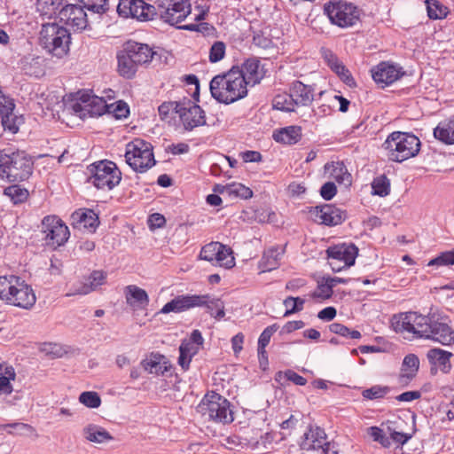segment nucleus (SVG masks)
I'll use <instances>...</instances> for the list:
<instances>
[{
	"mask_svg": "<svg viewBox=\"0 0 454 454\" xmlns=\"http://www.w3.org/2000/svg\"><path fill=\"white\" fill-rule=\"evenodd\" d=\"M396 333L408 332L417 338L430 340L444 346L454 344V329L450 326V317L438 311L421 315L410 311L395 315L391 320Z\"/></svg>",
	"mask_w": 454,
	"mask_h": 454,
	"instance_id": "1",
	"label": "nucleus"
},
{
	"mask_svg": "<svg viewBox=\"0 0 454 454\" xmlns=\"http://www.w3.org/2000/svg\"><path fill=\"white\" fill-rule=\"evenodd\" d=\"M247 85L239 67H233L227 73L213 77L209 89L215 99L229 105L247 95Z\"/></svg>",
	"mask_w": 454,
	"mask_h": 454,
	"instance_id": "2",
	"label": "nucleus"
},
{
	"mask_svg": "<svg viewBox=\"0 0 454 454\" xmlns=\"http://www.w3.org/2000/svg\"><path fill=\"white\" fill-rule=\"evenodd\" d=\"M33 169V158L26 151L12 147L0 150V178L22 182L29 178Z\"/></svg>",
	"mask_w": 454,
	"mask_h": 454,
	"instance_id": "3",
	"label": "nucleus"
},
{
	"mask_svg": "<svg viewBox=\"0 0 454 454\" xmlns=\"http://www.w3.org/2000/svg\"><path fill=\"white\" fill-rule=\"evenodd\" d=\"M0 299L22 309L31 308L36 301L31 286L14 275L0 277Z\"/></svg>",
	"mask_w": 454,
	"mask_h": 454,
	"instance_id": "4",
	"label": "nucleus"
},
{
	"mask_svg": "<svg viewBox=\"0 0 454 454\" xmlns=\"http://www.w3.org/2000/svg\"><path fill=\"white\" fill-rule=\"evenodd\" d=\"M420 141L413 134L395 131L392 132L383 144L387 157L395 162H403L416 156L420 150Z\"/></svg>",
	"mask_w": 454,
	"mask_h": 454,
	"instance_id": "5",
	"label": "nucleus"
},
{
	"mask_svg": "<svg viewBox=\"0 0 454 454\" xmlns=\"http://www.w3.org/2000/svg\"><path fill=\"white\" fill-rule=\"evenodd\" d=\"M39 43L51 55L62 58L69 51L71 35L66 27L57 23H47L42 27Z\"/></svg>",
	"mask_w": 454,
	"mask_h": 454,
	"instance_id": "6",
	"label": "nucleus"
},
{
	"mask_svg": "<svg viewBox=\"0 0 454 454\" xmlns=\"http://www.w3.org/2000/svg\"><path fill=\"white\" fill-rule=\"evenodd\" d=\"M125 160L132 169L140 173L156 163L152 145L142 139H135L127 145Z\"/></svg>",
	"mask_w": 454,
	"mask_h": 454,
	"instance_id": "7",
	"label": "nucleus"
},
{
	"mask_svg": "<svg viewBox=\"0 0 454 454\" xmlns=\"http://www.w3.org/2000/svg\"><path fill=\"white\" fill-rule=\"evenodd\" d=\"M88 182L98 189L112 190L121 180V173L113 161L101 160L88 167Z\"/></svg>",
	"mask_w": 454,
	"mask_h": 454,
	"instance_id": "8",
	"label": "nucleus"
},
{
	"mask_svg": "<svg viewBox=\"0 0 454 454\" xmlns=\"http://www.w3.org/2000/svg\"><path fill=\"white\" fill-rule=\"evenodd\" d=\"M324 12L332 24L340 27H352L359 20V10L346 2H329L324 6Z\"/></svg>",
	"mask_w": 454,
	"mask_h": 454,
	"instance_id": "9",
	"label": "nucleus"
},
{
	"mask_svg": "<svg viewBox=\"0 0 454 454\" xmlns=\"http://www.w3.org/2000/svg\"><path fill=\"white\" fill-rule=\"evenodd\" d=\"M43 239L45 245L56 249L64 245L69 238V230L57 215H47L42 220Z\"/></svg>",
	"mask_w": 454,
	"mask_h": 454,
	"instance_id": "10",
	"label": "nucleus"
},
{
	"mask_svg": "<svg viewBox=\"0 0 454 454\" xmlns=\"http://www.w3.org/2000/svg\"><path fill=\"white\" fill-rule=\"evenodd\" d=\"M231 247L220 243L210 242L200 252V259L211 262L212 265L231 269L235 265V259Z\"/></svg>",
	"mask_w": 454,
	"mask_h": 454,
	"instance_id": "11",
	"label": "nucleus"
},
{
	"mask_svg": "<svg viewBox=\"0 0 454 454\" xmlns=\"http://www.w3.org/2000/svg\"><path fill=\"white\" fill-rule=\"evenodd\" d=\"M329 264L335 272L354 265L358 248L354 244H339L326 250Z\"/></svg>",
	"mask_w": 454,
	"mask_h": 454,
	"instance_id": "12",
	"label": "nucleus"
},
{
	"mask_svg": "<svg viewBox=\"0 0 454 454\" xmlns=\"http://www.w3.org/2000/svg\"><path fill=\"white\" fill-rule=\"evenodd\" d=\"M117 12L121 17H131L140 21L152 20L157 15L155 6L144 0H120Z\"/></svg>",
	"mask_w": 454,
	"mask_h": 454,
	"instance_id": "13",
	"label": "nucleus"
},
{
	"mask_svg": "<svg viewBox=\"0 0 454 454\" xmlns=\"http://www.w3.org/2000/svg\"><path fill=\"white\" fill-rule=\"evenodd\" d=\"M165 4L162 0L158 1L160 11V19L172 26L184 21L192 12V5L189 0H166Z\"/></svg>",
	"mask_w": 454,
	"mask_h": 454,
	"instance_id": "14",
	"label": "nucleus"
},
{
	"mask_svg": "<svg viewBox=\"0 0 454 454\" xmlns=\"http://www.w3.org/2000/svg\"><path fill=\"white\" fill-rule=\"evenodd\" d=\"M208 417L215 423L229 424L234 420L231 403L222 395L214 394L207 404Z\"/></svg>",
	"mask_w": 454,
	"mask_h": 454,
	"instance_id": "15",
	"label": "nucleus"
},
{
	"mask_svg": "<svg viewBox=\"0 0 454 454\" xmlns=\"http://www.w3.org/2000/svg\"><path fill=\"white\" fill-rule=\"evenodd\" d=\"M309 213L315 222L327 226L340 224L347 218L346 211L332 204L312 207Z\"/></svg>",
	"mask_w": 454,
	"mask_h": 454,
	"instance_id": "16",
	"label": "nucleus"
},
{
	"mask_svg": "<svg viewBox=\"0 0 454 454\" xmlns=\"http://www.w3.org/2000/svg\"><path fill=\"white\" fill-rule=\"evenodd\" d=\"M185 104L181 105L177 110V114L186 130H192L196 127L203 126L206 124L205 113L198 105L192 104L191 100Z\"/></svg>",
	"mask_w": 454,
	"mask_h": 454,
	"instance_id": "17",
	"label": "nucleus"
},
{
	"mask_svg": "<svg viewBox=\"0 0 454 454\" xmlns=\"http://www.w3.org/2000/svg\"><path fill=\"white\" fill-rule=\"evenodd\" d=\"M83 6L77 4H67L59 12L61 21L77 30H83L88 25L87 14Z\"/></svg>",
	"mask_w": 454,
	"mask_h": 454,
	"instance_id": "18",
	"label": "nucleus"
},
{
	"mask_svg": "<svg viewBox=\"0 0 454 454\" xmlns=\"http://www.w3.org/2000/svg\"><path fill=\"white\" fill-rule=\"evenodd\" d=\"M372 73L375 82L381 84L382 88L392 84L404 74L402 67L386 61L378 64Z\"/></svg>",
	"mask_w": 454,
	"mask_h": 454,
	"instance_id": "19",
	"label": "nucleus"
},
{
	"mask_svg": "<svg viewBox=\"0 0 454 454\" xmlns=\"http://www.w3.org/2000/svg\"><path fill=\"white\" fill-rule=\"evenodd\" d=\"M202 298L199 294H181L167 302L159 313L168 314L170 312L181 313L201 304Z\"/></svg>",
	"mask_w": 454,
	"mask_h": 454,
	"instance_id": "20",
	"label": "nucleus"
},
{
	"mask_svg": "<svg viewBox=\"0 0 454 454\" xmlns=\"http://www.w3.org/2000/svg\"><path fill=\"white\" fill-rule=\"evenodd\" d=\"M330 442L327 441V435L323 427H309L308 432L304 433V438L301 443L302 450H319L322 449L325 454H329Z\"/></svg>",
	"mask_w": 454,
	"mask_h": 454,
	"instance_id": "21",
	"label": "nucleus"
},
{
	"mask_svg": "<svg viewBox=\"0 0 454 454\" xmlns=\"http://www.w3.org/2000/svg\"><path fill=\"white\" fill-rule=\"evenodd\" d=\"M106 275L102 270H94L90 273L86 282H81L74 285L67 296L84 295L94 291L98 286L104 284Z\"/></svg>",
	"mask_w": 454,
	"mask_h": 454,
	"instance_id": "22",
	"label": "nucleus"
},
{
	"mask_svg": "<svg viewBox=\"0 0 454 454\" xmlns=\"http://www.w3.org/2000/svg\"><path fill=\"white\" fill-rule=\"evenodd\" d=\"M416 427H414L411 434H404L401 432L393 431L390 433V437L387 436L381 427H369L368 434L375 442H379L383 447L387 448L391 444V440L403 445L412 437L415 433Z\"/></svg>",
	"mask_w": 454,
	"mask_h": 454,
	"instance_id": "23",
	"label": "nucleus"
},
{
	"mask_svg": "<svg viewBox=\"0 0 454 454\" xmlns=\"http://www.w3.org/2000/svg\"><path fill=\"white\" fill-rule=\"evenodd\" d=\"M122 50L134 59L138 66L150 62L154 55V51L149 45L134 41L124 43Z\"/></svg>",
	"mask_w": 454,
	"mask_h": 454,
	"instance_id": "24",
	"label": "nucleus"
},
{
	"mask_svg": "<svg viewBox=\"0 0 454 454\" xmlns=\"http://www.w3.org/2000/svg\"><path fill=\"white\" fill-rule=\"evenodd\" d=\"M15 104L14 100L8 101L0 109L1 122L4 131L11 134H16L19 131L20 126L24 122L23 117L18 116L14 114Z\"/></svg>",
	"mask_w": 454,
	"mask_h": 454,
	"instance_id": "25",
	"label": "nucleus"
},
{
	"mask_svg": "<svg viewBox=\"0 0 454 454\" xmlns=\"http://www.w3.org/2000/svg\"><path fill=\"white\" fill-rule=\"evenodd\" d=\"M239 72L244 75L247 84L252 83L253 85L259 83L266 73L261 61L256 58L247 59L239 68Z\"/></svg>",
	"mask_w": 454,
	"mask_h": 454,
	"instance_id": "26",
	"label": "nucleus"
},
{
	"mask_svg": "<svg viewBox=\"0 0 454 454\" xmlns=\"http://www.w3.org/2000/svg\"><path fill=\"white\" fill-rule=\"evenodd\" d=\"M289 92L297 106H308L314 100V89L300 81H294L291 83Z\"/></svg>",
	"mask_w": 454,
	"mask_h": 454,
	"instance_id": "27",
	"label": "nucleus"
},
{
	"mask_svg": "<svg viewBox=\"0 0 454 454\" xmlns=\"http://www.w3.org/2000/svg\"><path fill=\"white\" fill-rule=\"evenodd\" d=\"M81 101L84 104L85 110L91 116H101L106 113L108 114L114 107L113 104H107L103 98L90 94H82Z\"/></svg>",
	"mask_w": 454,
	"mask_h": 454,
	"instance_id": "28",
	"label": "nucleus"
},
{
	"mask_svg": "<svg viewBox=\"0 0 454 454\" xmlns=\"http://www.w3.org/2000/svg\"><path fill=\"white\" fill-rule=\"evenodd\" d=\"M71 219L74 227L86 229L90 232H94L99 223L98 216L93 210L79 209L72 214Z\"/></svg>",
	"mask_w": 454,
	"mask_h": 454,
	"instance_id": "29",
	"label": "nucleus"
},
{
	"mask_svg": "<svg viewBox=\"0 0 454 454\" xmlns=\"http://www.w3.org/2000/svg\"><path fill=\"white\" fill-rule=\"evenodd\" d=\"M453 354L439 348H431L427 351V357L429 363L437 366L442 372L448 373L451 370L450 358Z\"/></svg>",
	"mask_w": 454,
	"mask_h": 454,
	"instance_id": "30",
	"label": "nucleus"
},
{
	"mask_svg": "<svg viewBox=\"0 0 454 454\" xmlns=\"http://www.w3.org/2000/svg\"><path fill=\"white\" fill-rule=\"evenodd\" d=\"M141 366L150 373L164 374L170 364L167 358L160 354L152 353L149 357L141 361Z\"/></svg>",
	"mask_w": 454,
	"mask_h": 454,
	"instance_id": "31",
	"label": "nucleus"
},
{
	"mask_svg": "<svg viewBox=\"0 0 454 454\" xmlns=\"http://www.w3.org/2000/svg\"><path fill=\"white\" fill-rule=\"evenodd\" d=\"M127 303L136 309H144L148 306L149 297L145 290L130 285L125 288Z\"/></svg>",
	"mask_w": 454,
	"mask_h": 454,
	"instance_id": "32",
	"label": "nucleus"
},
{
	"mask_svg": "<svg viewBox=\"0 0 454 454\" xmlns=\"http://www.w3.org/2000/svg\"><path fill=\"white\" fill-rule=\"evenodd\" d=\"M117 61V71L121 76L126 79H131L135 76L139 66L124 50L118 52Z\"/></svg>",
	"mask_w": 454,
	"mask_h": 454,
	"instance_id": "33",
	"label": "nucleus"
},
{
	"mask_svg": "<svg viewBox=\"0 0 454 454\" xmlns=\"http://www.w3.org/2000/svg\"><path fill=\"white\" fill-rule=\"evenodd\" d=\"M284 254V249L278 247H271L263 253V255L259 262V268L262 272L271 271L277 269L280 264L281 256Z\"/></svg>",
	"mask_w": 454,
	"mask_h": 454,
	"instance_id": "34",
	"label": "nucleus"
},
{
	"mask_svg": "<svg viewBox=\"0 0 454 454\" xmlns=\"http://www.w3.org/2000/svg\"><path fill=\"white\" fill-rule=\"evenodd\" d=\"M419 367V359L414 354L407 355L403 361L402 364V372L399 377V382L402 384H407L411 380H412Z\"/></svg>",
	"mask_w": 454,
	"mask_h": 454,
	"instance_id": "35",
	"label": "nucleus"
},
{
	"mask_svg": "<svg viewBox=\"0 0 454 454\" xmlns=\"http://www.w3.org/2000/svg\"><path fill=\"white\" fill-rule=\"evenodd\" d=\"M301 137V129L298 126H288L283 128L273 134V138L276 142L294 145L296 144Z\"/></svg>",
	"mask_w": 454,
	"mask_h": 454,
	"instance_id": "36",
	"label": "nucleus"
},
{
	"mask_svg": "<svg viewBox=\"0 0 454 454\" xmlns=\"http://www.w3.org/2000/svg\"><path fill=\"white\" fill-rule=\"evenodd\" d=\"M202 298L199 307H206L212 317L219 320L225 316L224 303L219 298H212L209 294L200 295Z\"/></svg>",
	"mask_w": 454,
	"mask_h": 454,
	"instance_id": "37",
	"label": "nucleus"
},
{
	"mask_svg": "<svg viewBox=\"0 0 454 454\" xmlns=\"http://www.w3.org/2000/svg\"><path fill=\"white\" fill-rule=\"evenodd\" d=\"M434 137L446 145L454 144V119L440 122L434 129Z\"/></svg>",
	"mask_w": 454,
	"mask_h": 454,
	"instance_id": "38",
	"label": "nucleus"
},
{
	"mask_svg": "<svg viewBox=\"0 0 454 454\" xmlns=\"http://www.w3.org/2000/svg\"><path fill=\"white\" fill-rule=\"evenodd\" d=\"M200 348L193 345L192 342L184 340L179 346V357L178 364L183 370L186 371L189 369L190 363L192 357L199 352Z\"/></svg>",
	"mask_w": 454,
	"mask_h": 454,
	"instance_id": "39",
	"label": "nucleus"
},
{
	"mask_svg": "<svg viewBox=\"0 0 454 454\" xmlns=\"http://www.w3.org/2000/svg\"><path fill=\"white\" fill-rule=\"evenodd\" d=\"M206 430L207 432H205V434L207 436L212 435L213 437H218L219 443L229 450H236L238 447L247 444L246 442H243L242 438L236 434L225 435L223 434H220L217 435L213 427H206Z\"/></svg>",
	"mask_w": 454,
	"mask_h": 454,
	"instance_id": "40",
	"label": "nucleus"
},
{
	"mask_svg": "<svg viewBox=\"0 0 454 454\" xmlns=\"http://www.w3.org/2000/svg\"><path fill=\"white\" fill-rule=\"evenodd\" d=\"M325 169L331 170V176L336 180L339 184H344L345 185L351 184V175L347 171V168L343 162H332L325 165Z\"/></svg>",
	"mask_w": 454,
	"mask_h": 454,
	"instance_id": "41",
	"label": "nucleus"
},
{
	"mask_svg": "<svg viewBox=\"0 0 454 454\" xmlns=\"http://www.w3.org/2000/svg\"><path fill=\"white\" fill-rule=\"evenodd\" d=\"M82 435L86 440L94 443H103L113 440V436L106 430L98 429V427H84Z\"/></svg>",
	"mask_w": 454,
	"mask_h": 454,
	"instance_id": "42",
	"label": "nucleus"
},
{
	"mask_svg": "<svg viewBox=\"0 0 454 454\" xmlns=\"http://www.w3.org/2000/svg\"><path fill=\"white\" fill-rule=\"evenodd\" d=\"M426 4L429 19L442 20L447 17L449 13L448 7L438 0H426Z\"/></svg>",
	"mask_w": 454,
	"mask_h": 454,
	"instance_id": "43",
	"label": "nucleus"
},
{
	"mask_svg": "<svg viewBox=\"0 0 454 454\" xmlns=\"http://www.w3.org/2000/svg\"><path fill=\"white\" fill-rule=\"evenodd\" d=\"M296 106L297 105L294 104V100L293 97H291L290 92L278 94L273 98L274 109L284 112H294Z\"/></svg>",
	"mask_w": 454,
	"mask_h": 454,
	"instance_id": "44",
	"label": "nucleus"
},
{
	"mask_svg": "<svg viewBox=\"0 0 454 454\" xmlns=\"http://www.w3.org/2000/svg\"><path fill=\"white\" fill-rule=\"evenodd\" d=\"M4 194L10 197L11 200L14 204H19L24 202L27 199L29 193L27 189L14 184L6 187L4 191Z\"/></svg>",
	"mask_w": 454,
	"mask_h": 454,
	"instance_id": "45",
	"label": "nucleus"
},
{
	"mask_svg": "<svg viewBox=\"0 0 454 454\" xmlns=\"http://www.w3.org/2000/svg\"><path fill=\"white\" fill-rule=\"evenodd\" d=\"M372 188L373 190V194L385 197L390 192L389 179L385 175L377 176L372 183Z\"/></svg>",
	"mask_w": 454,
	"mask_h": 454,
	"instance_id": "46",
	"label": "nucleus"
},
{
	"mask_svg": "<svg viewBox=\"0 0 454 454\" xmlns=\"http://www.w3.org/2000/svg\"><path fill=\"white\" fill-rule=\"evenodd\" d=\"M305 300L301 297H286L283 304L287 308L284 316L288 317L303 309Z\"/></svg>",
	"mask_w": 454,
	"mask_h": 454,
	"instance_id": "47",
	"label": "nucleus"
},
{
	"mask_svg": "<svg viewBox=\"0 0 454 454\" xmlns=\"http://www.w3.org/2000/svg\"><path fill=\"white\" fill-rule=\"evenodd\" d=\"M331 333L343 336L349 337L350 339H360L362 337L361 333L356 330H350L346 325L340 323H333L329 325Z\"/></svg>",
	"mask_w": 454,
	"mask_h": 454,
	"instance_id": "48",
	"label": "nucleus"
},
{
	"mask_svg": "<svg viewBox=\"0 0 454 454\" xmlns=\"http://www.w3.org/2000/svg\"><path fill=\"white\" fill-rule=\"evenodd\" d=\"M229 197L249 199L253 196V191L239 183H233L230 184Z\"/></svg>",
	"mask_w": 454,
	"mask_h": 454,
	"instance_id": "49",
	"label": "nucleus"
},
{
	"mask_svg": "<svg viewBox=\"0 0 454 454\" xmlns=\"http://www.w3.org/2000/svg\"><path fill=\"white\" fill-rule=\"evenodd\" d=\"M79 402L88 408H98L101 404V398L97 392L85 391L80 395Z\"/></svg>",
	"mask_w": 454,
	"mask_h": 454,
	"instance_id": "50",
	"label": "nucleus"
},
{
	"mask_svg": "<svg viewBox=\"0 0 454 454\" xmlns=\"http://www.w3.org/2000/svg\"><path fill=\"white\" fill-rule=\"evenodd\" d=\"M82 6L95 13H105L108 11V0H79Z\"/></svg>",
	"mask_w": 454,
	"mask_h": 454,
	"instance_id": "51",
	"label": "nucleus"
},
{
	"mask_svg": "<svg viewBox=\"0 0 454 454\" xmlns=\"http://www.w3.org/2000/svg\"><path fill=\"white\" fill-rule=\"evenodd\" d=\"M389 392L388 387H382L380 385L372 386L370 388L364 389L362 392L363 397L368 400H375L383 398Z\"/></svg>",
	"mask_w": 454,
	"mask_h": 454,
	"instance_id": "52",
	"label": "nucleus"
},
{
	"mask_svg": "<svg viewBox=\"0 0 454 454\" xmlns=\"http://www.w3.org/2000/svg\"><path fill=\"white\" fill-rule=\"evenodd\" d=\"M182 103L177 101L163 102L159 107L158 112L161 120H167L170 117L171 113L177 114L178 108L181 107Z\"/></svg>",
	"mask_w": 454,
	"mask_h": 454,
	"instance_id": "53",
	"label": "nucleus"
},
{
	"mask_svg": "<svg viewBox=\"0 0 454 454\" xmlns=\"http://www.w3.org/2000/svg\"><path fill=\"white\" fill-rule=\"evenodd\" d=\"M225 44L221 41L215 42L209 50V61L216 63L223 59L225 55Z\"/></svg>",
	"mask_w": 454,
	"mask_h": 454,
	"instance_id": "54",
	"label": "nucleus"
},
{
	"mask_svg": "<svg viewBox=\"0 0 454 454\" xmlns=\"http://www.w3.org/2000/svg\"><path fill=\"white\" fill-rule=\"evenodd\" d=\"M278 329V325L277 324H273L268 327H266L262 333H261L258 339V347L265 348L270 343V338L274 333H276Z\"/></svg>",
	"mask_w": 454,
	"mask_h": 454,
	"instance_id": "55",
	"label": "nucleus"
},
{
	"mask_svg": "<svg viewBox=\"0 0 454 454\" xmlns=\"http://www.w3.org/2000/svg\"><path fill=\"white\" fill-rule=\"evenodd\" d=\"M333 295V288L324 278V282L318 284L317 290L311 294L313 298L329 299Z\"/></svg>",
	"mask_w": 454,
	"mask_h": 454,
	"instance_id": "56",
	"label": "nucleus"
},
{
	"mask_svg": "<svg viewBox=\"0 0 454 454\" xmlns=\"http://www.w3.org/2000/svg\"><path fill=\"white\" fill-rule=\"evenodd\" d=\"M321 53L325 61L333 71L337 69V67H340L342 64V62L339 60L338 57L331 50L322 48Z\"/></svg>",
	"mask_w": 454,
	"mask_h": 454,
	"instance_id": "57",
	"label": "nucleus"
},
{
	"mask_svg": "<svg viewBox=\"0 0 454 454\" xmlns=\"http://www.w3.org/2000/svg\"><path fill=\"white\" fill-rule=\"evenodd\" d=\"M114 107L111 109L109 114H113V115L116 119L126 118L129 114V107L127 103L123 101H118L115 104H113Z\"/></svg>",
	"mask_w": 454,
	"mask_h": 454,
	"instance_id": "58",
	"label": "nucleus"
},
{
	"mask_svg": "<svg viewBox=\"0 0 454 454\" xmlns=\"http://www.w3.org/2000/svg\"><path fill=\"white\" fill-rule=\"evenodd\" d=\"M449 264H454V251H448L442 253L438 257L431 260L428 262L429 266L432 265H449Z\"/></svg>",
	"mask_w": 454,
	"mask_h": 454,
	"instance_id": "59",
	"label": "nucleus"
},
{
	"mask_svg": "<svg viewBox=\"0 0 454 454\" xmlns=\"http://www.w3.org/2000/svg\"><path fill=\"white\" fill-rule=\"evenodd\" d=\"M12 430L9 431L11 434L25 436L33 441L38 437L35 427H12Z\"/></svg>",
	"mask_w": 454,
	"mask_h": 454,
	"instance_id": "60",
	"label": "nucleus"
},
{
	"mask_svg": "<svg viewBox=\"0 0 454 454\" xmlns=\"http://www.w3.org/2000/svg\"><path fill=\"white\" fill-rule=\"evenodd\" d=\"M338 74V76L348 86L355 85V80L352 77L350 72L348 69L346 68V67L341 64L340 67H337V69L333 71Z\"/></svg>",
	"mask_w": 454,
	"mask_h": 454,
	"instance_id": "61",
	"label": "nucleus"
},
{
	"mask_svg": "<svg viewBox=\"0 0 454 454\" xmlns=\"http://www.w3.org/2000/svg\"><path fill=\"white\" fill-rule=\"evenodd\" d=\"M337 192V187L334 183L327 182L324 184L320 189V195L325 200H332Z\"/></svg>",
	"mask_w": 454,
	"mask_h": 454,
	"instance_id": "62",
	"label": "nucleus"
},
{
	"mask_svg": "<svg viewBox=\"0 0 454 454\" xmlns=\"http://www.w3.org/2000/svg\"><path fill=\"white\" fill-rule=\"evenodd\" d=\"M177 28L188 30V31H199L201 33H207L210 29L213 28L208 23H200V24H188L184 26H177Z\"/></svg>",
	"mask_w": 454,
	"mask_h": 454,
	"instance_id": "63",
	"label": "nucleus"
},
{
	"mask_svg": "<svg viewBox=\"0 0 454 454\" xmlns=\"http://www.w3.org/2000/svg\"><path fill=\"white\" fill-rule=\"evenodd\" d=\"M165 223L166 219L164 215L159 213H153L148 218V224L151 229L161 228Z\"/></svg>",
	"mask_w": 454,
	"mask_h": 454,
	"instance_id": "64",
	"label": "nucleus"
}]
</instances>
